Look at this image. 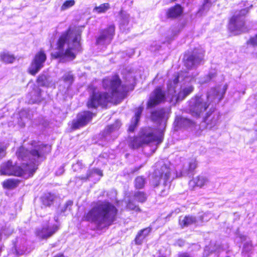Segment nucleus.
<instances>
[{"label": "nucleus", "instance_id": "1", "mask_svg": "<svg viewBox=\"0 0 257 257\" xmlns=\"http://www.w3.org/2000/svg\"><path fill=\"white\" fill-rule=\"evenodd\" d=\"M102 87L106 91H101L96 86L89 85V98L86 102V106L89 109H96L99 106L106 108L109 102L113 104L120 103L127 96V87L123 84L122 80L117 73L111 77H105L102 79Z\"/></svg>", "mask_w": 257, "mask_h": 257}, {"label": "nucleus", "instance_id": "2", "mask_svg": "<svg viewBox=\"0 0 257 257\" xmlns=\"http://www.w3.org/2000/svg\"><path fill=\"white\" fill-rule=\"evenodd\" d=\"M118 210L112 203L107 201H98L89 210L85 213L82 221L94 222L97 230L107 229L117 218Z\"/></svg>", "mask_w": 257, "mask_h": 257}, {"label": "nucleus", "instance_id": "3", "mask_svg": "<svg viewBox=\"0 0 257 257\" xmlns=\"http://www.w3.org/2000/svg\"><path fill=\"white\" fill-rule=\"evenodd\" d=\"M80 33L69 27L59 36L56 43L57 51L51 53V58L62 62L73 60L76 57L74 50L80 47Z\"/></svg>", "mask_w": 257, "mask_h": 257}, {"label": "nucleus", "instance_id": "4", "mask_svg": "<svg viewBox=\"0 0 257 257\" xmlns=\"http://www.w3.org/2000/svg\"><path fill=\"white\" fill-rule=\"evenodd\" d=\"M163 139V132L153 128L149 132H145L138 136L129 137L128 144L131 149L136 150L154 142L159 144L162 142Z\"/></svg>", "mask_w": 257, "mask_h": 257}, {"label": "nucleus", "instance_id": "5", "mask_svg": "<svg viewBox=\"0 0 257 257\" xmlns=\"http://www.w3.org/2000/svg\"><path fill=\"white\" fill-rule=\"evenodd\" d=\"M36 141H32L31 145L34 149L29 151L23 146H20L16 152V156L20 161H31L38 160L40 158H45V151L47 145L41 144L37 145Z\"/></svg>", "mask_w": 257, "mask_h": 257}, {"label": "nucleus", "instance_id": "6", "mask_svg": "<svg viewBox=\"0 0 257 257\" xmlns=\"http://www.w3.org/2000/svg\"><path fill=\"white\" fill-rule=\"evenodd\" d=\"M156 167L152 176V185L154 188L158 187L162 180L164 189L161 190V196H164L165 192L168 191L171 186V182L169 181L171 174L170 168L164 164L157 165Z\"/></svg>", "mask_w": 257, "mask_h": 257}, {"label": "nucleus", "instance_id": "7", "mask_svg": "<svg viewBox=\"0 0 257 257\" xmlns=\"http://www.w3.org/2000/svg\"><path fill=\"white\" fill-rule=\"evenodd\" d=\"M248 13V9L244 8L235 12L229 19L227 26L228 31L233 35L241 34L246 29L245 18Z\"/></svg>", "mask_w": 257, "mask_h": 257}, {"label": "nucleus", "instance_id": "8", "mask_svg": "<svg viewBox=\"0 0 257 257\" xmlns=\"http://www.w3.org/2000/svg\"><path fill=\"white\" fill-rule=\"evenodd\" d=\"M204 51L199 48H194L191 51H186L184 53L183 63L188 69L201 64L204 61Z\"/></svg>", "mask_w": 257, "mask_h": 257}, {"label": "nucleus", "instance_id": "9", "mask_svg": "<svg viewBox=\"0 0 257 257\" xmlns=\"http://www.w3.org/2000/svg\"><path fill=\"white\" fill-rule=\"evenodd\" d=\"M166 91L163 86H157L152 91L146 103L147 108L151 109L166 101Z\"/></svg>", "mask_w": 257, "mask_h": 257}, {"label": "nucleus", "instance_id": "10", "mask_svg": "<svg viewBox=\"0 0 257 257\" xmlns=\"http://www.w3.org/2000/svg\"><path fill=\"white\" fill-rule=\"evenodd\" d=\"M47 59L45 51L40 49L35 55L28 69V73L32 76H35L44 66Z\"/></svg>", "mask_w": 257, "mask_h": 257}, {"label": "nucleus", "instance_id": "11", "mask_svg": "<svg viewBox=\"0 0 257 257\" xmlns=\"http://www.w3.org/2000/svg\"><path fill=\"white\" fill-rule=\"evenodd\" d=\"M95 113L89 110H84L78 113L77 118L72 121L71 128L76 130L86 125L90 122Z\"/></svg>", "mask_w": 257, "mask_h": 257}, {"label": "nucleus", "instance_id": "12", "mask_svg": "<svg viewBox=\"0 0 257 257\" xmlns=\"http://www.w3.org/2000/svg\"><path fill=\"white\" fill-rule=\"evenodd\" d=\"M95 113L89 110H84L78 113L77 118L72 121L71 128L76 130L86 125L90 122Z\"/></svg>", "mask_w": 257, "mask_h": 257}, {"label": "nucleus", "instance_id": "13", "mask_svg": "<svg viewBox=\"0 0 257 257\" xmlns=\"http://www.w3.org/2000/svg\"><path fill=\"white\" fill-rule=\"evenodd\" d=\"M59 229V224H47L36 229L35 234L41 240H47L53 236Z\"/></svg>", "mask_w": 257, "mask_h": 257}, {"label": "nucleus", "instance_id": "14", "mask_svg": "<svg viewBox=\"0 0 257 257\" xmlns=\"http://www.w3.org/2000/svg\"><path fill=\"white\" fill-rule=\"evenodd\" d=\"M20 166L10 159L2 163L0 166V175L19 177Z\"/></svg>", "mask_w": 257, "mask_h": 257}, {"label": "nucleus", "instance_id": "15", "mask_svg": "<svg viewBox=\"0 0 257 257\" xmlns=\"http://www.w3.org/2000/svg\"><path fill=\"white\" fill-rule=\"evenodd\" d=\"M115 34V26L110 25L106 28L101 29L99 32V35L96 38V45H102L106 41H110Z\"/></svg>", "mask_w": 257, "mask_h": 257}, {"label": "nucleus", "instance_id": "16", "mask_svg": "<svg viewBox=\"0 0 257 257\" xmlns=\"http://www.w3.org/2000/svg\"><path fill=\"white\" fill-rule=\"evenodd\" d=\"M206 102H203L199 98H196L194 103L189 105L187 112L193 116L199 117L200 115L208 107Z\"/></svg>", "mask_w": 257, "mask_h": 257}, {"label": "nucleus", "instance_id": "17", "mask_svg": "<svg viewBox=\"0 0 257 257\" xmlns=\"http://www.w3.org/2000/svg\"><path fill=\"white\" fill-rule=\"evenodd\" d=\"M35 161L31 160L30 162L23 163L20 166L19 177H26L28 178L34 175L38 169V165Z\"/></svg>", "mask_w": 257, "mask_h": 257}, {"label": "nucleus", "instance_id": "18", "mask_svg": "<svg viewBox=\"0 0 257 257\" xmlns=\"http://www.w3.org/2000/svg\"><path fill=\"white\" fill-rule=\"evenodd\" d=\"M184 8L179 4H176L168 8L166 12V17L168 19L175 20L183 15Z\"/></svg>", "mask_w": 257, "mask_h": 257}, {"label": "nucleus", "instance_id": "19", "mask_svg": "<svg viewBox=\"0 0 257 257\" xmlns=\"http://www.w3.org/2000/svg\"><path fill=\"white\" fill-rule=\"evenodd\" d=\"M207 179L201 175H198L191 179L188 183L189 187L191 190H194L196 188H202L207 183Z\"/></svg>", "mask_w": 257, "mask_h": 257}, {"label": "nucleus", "instance_id": "20", "mask_svg": "<svg viewBox=\"0 0 257 257\" xmlns=\"http://www.w3.org/2000/svg\"><path fill=\"white\" fill-rule=\"evenodd\" d=\"M215 110L210 109L206 113L204 118V121L207 126L212 128L217 124L219 115L217 114H213Z\"/></svg>", "mask_w": 257, "mask_h": 257}, {"label": "nucleus", "instance_id": "21", "mask_svg": "<svg viewBox=\"0 0 257 257\" xmlns=\"http://www.w3.org/2000/svg\"><path fill=\"white\" fill-rule=\"evenodd\" d=\"M152 230V226H149L139 230L134 239L135 244L137 245H141L143 242L144 239L149 235Z\"/></svg>", "mask_w": 257, "mask_h": 257}, {"label": "nucleus", "instance_id": "22", "mask_svg": "<svg viewBox=\"0 0 257 257\" xmlns=\"http://www.w3.org/2000/svg\"><path fill=\"white\" fill-rule=\"evenodd\" d=\"M21 180L18 179L9 178L4 180L2 183L3 187L7 190H13L16 188L20 183Z\"/></svg>", "mask_w": 257, "mask_h": 257}, {"label": "nucleus", "instance_id": "23", "mask_svg": "<svg viewBox=\"0 0 257 257\" xmlns=\"http://www.w3.org/2000/svg\"><path fill=\"white\" fill-rule=\"evenodd\" d=\"M42 90L38 86L34 85L32 91L30 93L31 98L33 99V103H39L42 101Z\"/></svg>", "mask_w": 257, "mask_h": 257}, {"label": "nucleus", "instance_id": "24", "mask_svg": "<svg viewBox=\"0 0 257 257\" xmlns=\"http://www.w3.org/2000/svg\"><path fill=\"white\" fill-rule=\"evenodd\" d=\"M197 222L196 217L193 215H186L184 218L179 220V224L181 228L187 227L190 225L196 223Z\"/></svg>", "mask_w": 257, "mask_h": 257}, {"label": "nucleus", "instance_id": "25", "mask_svg": "<svg viewBox=\"0 0 257 257\" xmlns=\"http://www.w3.org/2000/svg\"><path fill=\"white\" fill-rule=\"evenodd\" d=\"M16 59L15 56L8 51H4L0 53V61L5 64H12Z\"/></svg>", "mask_w": 257, "mask_h": 257}, {"label": "nucleus", "instance_id": "26", "mask_svg": "<svg viewBox=\"0 0 257 257\" xmlns=\"http://www.w3.org/2000/svg\"><path fill=\"white\" fill-rule=\"evenodd\" d=\"M198 167V161L196 158H192L189 159L186 172L187 174L194 175L195 170Z\"/></svg>", "mask_w": 257, "mask_h": 257}, {"label": "nucleus", "instance_id": "27", "mask_svg": "<svg viewBox=\"0 0 257 257\" xmlns=\"http://www.w3.org/2000/svg\"><path fill=\"white\" fill-rule=\"evenodd\" d=\"M54 197L52 194L48 193L44 194L41 197V201L44 207H50L54 203Z\"/></svg>", "mask_w": 257, "mask_h": 257}, {"label": "nucleus", "instance_id": "28", "mask_svg": "<svg viewBox=\"0 0 257 257\" xmlns=\"http://www.w3.org/2000/svg\"><path fill=\"white\" fill-rule=\"evenodd\" d=\"M194 90V87L193 86H189L185 87L178 92L177 96V100H182L186 97L191 94Z\"/></svg>", "mask_w": 257, "mask_h": 257}, {"label": "nucleus", "instance_id": "29", "mask_svg": "<svg viewBox=\"0 0 257 257\" xmlns=\"http://www.w3.org/2000/svg\"><path fill=\"white\" fill-rule=\"evenodd\" d=\"M125 209L128 211H135L136 212H140L142 211L140 206L131 199H129L126 201Z\"/></svg>", "mask_w": 257, "mask_h": 257}, {"label": "nucleus", "instance_id": "30", "mask_svg": "<svg viewBox=\"0 0 257 257\" xmlns=\"http://www.w3.org/2000/svg\"><path fill=\"white\" fill-rule=\"evenodd\" d=\"M49 76L42 73L38 76L36 78V82L39 86L42 87L48 86L49 84Z\"/></svg>", "mask_w": 257, "mask_h": 257}, {"label": "nucleus", "instance_id": "31", "mask_svg": "<svg viewBox=\"0 0 257 257\" xmlns=\"http://www.w3.org/2000/svg\"><path fill=\"white\" fill-rule=\"evenodd\" d=\"M93 173H96L100 177L103 176L102 171L100 169L97 168H93L91 171H89L86 174L85 176H79L77 177V178L81 181H86L89 180V179L92 176Z\"/></svg>", "mask_w": 257, "mask_h": 257}, {"label": "nucleus", "instance_id": "32", "mask_svg": "<svg viewBox=\"0 0 257 257\" xmlns=\"http://www.w3.org/2000/svg\"><path fill=\"white\" fill-rule=\"evenodd\" d=\"M175 121L178 125L180 126H185L191 124H194L195 122L189 118L182 116H178Z\"/></svg>", "mask_w": 257, "mask_h": 257}, {"label": "nucleus", "instance_id": "33", "mask_svg": "<svg viewBox=\"0 0 257 257\" xmlns=\"http://www.w3.org/2000/svg\"><path fill=\"white\" fill-rule=\"evenodd\" d=\"M146 179L143 176L136 177L134 180V187L136 189H142L145 187Z\"/></svg>", "mask_w": 257, "mask_h": 257}, {"label": "nucleus", "instance_id": "34", "mask_svg": "<svg viewBox=\"0 0 257 257\" xmlns=\"http://www.w3.org/2000/svg\"><path fill=\"white\" fill-rule=\"evenodd\" d=\"M134 197L138 202L143 203L147 201L148 195L145 191H138L134 193Z\"/></svg>", "mask_w": 257, "mask_h": 257}, {"label": "nucleus", "instance_id": "35", "mask_svg": "<svg viewBox=\"0 0 257 257\" xmlns=\"http://www.w3.org/2000/svg\"><path fill=\"white\" fill-rule=\"evenodd\" d=\"M110 8L109 3H103L100 5L99 6L95 7L94 8V11L98 14L104 13Z\"/></svg>", "mask_w": 257, "mask_h": 257}, {"label": "nucleus", "instance_id": "36", "mask_svg": "<svg viewBox=\"0 0 257 257\" xmlns=\"http://www.w3.org/2000/svg\"><path fill=\"white\" fill-rule=\"evenodd\" d=\"M217 73L216 70L212 72H209L207 74L204 76V80L203 83H209L213 81L217 76Z\"/></svg>", "mask_w": 257, "mask_h": 257}, {"label": "nucleus", "instance_id": "37", "mask_svg": "<svg viewBox=\"0 0 257 257\" xmlns=\"http://www.w3.org/2000/svg\"><path fill=\"white\" fill-rule=\"evenodd\" d=\"M164 114V111L163 109L155 110L152 112L151 117L154 120H158L162 118Z\"/></svg>", "mask_w": 257, "mask_h": 257}, {"label": "nucleus", "instance_id": "38", "mask_svg": "<svg viewBox=\"0 0 257 257\" xmlns=\"http://www.w3.org/2000/svg\"><path fill=\"white\" fill-rule=\"evenodd\" d=\"M75 1L74 0H67L64 2L62 5L61 7V10L64 11L66 10L75 5Z\"/></svg>", "mask_w": 257, "mask_h": 257}, {"label": "nucleus", "instance_id": "39", "mask_svg": "<svg viewBox=\"0 0 257 257\" xmlns=\"http://www.w3.org/2000/svg\"><path fill=\"white\" fill-rule=\"evenodd\" d=\"M62 79L65 82H68L70 84H71L74 81V77L70 73L64 74L62 77Z\"/></svg>", "mask_w": 257, "mask_h": 257}, {"label": "nucleus", "instance_id": "40", "mask_svg": "<svg viewBox=\"0 0 257 257\" xmlns=\"http://www.w3.org/2000/svg\"><path fill=\"white\" fill-rule=\"evenodd\" d=\"M7 148V145H4L0 143V160L6 156Z\"/></svg>", "mask_w": 257, "mask_h": 257}, {"label": "nucleus", "instance_id": "41", "mask_svg": "<svg viewBox=\"0 0 257 257\" xmlns=\"http://www.w3.org/2000/svg\"><path fill=\"white\" fill-rule=\"evenodd\" d=\"M143 110V107L142 106H139L137 108V111L135 114V120L137 122H139Z\"/></svg>", "mask_w": 257, "mask_h": 257}, {"label": "nucleus", "instance_id": "42", "mask_svg": "<svg viewBox=\"0 0 257 257\" xmlns=\"http://www.w3.org/2000/svg\"><path fill=\"white\" fill-rule=\"evenodd\" d=\"M247 44H249L252 46H257V34L252 37H251L246 42Z\"/></svg>", "mask_w": 257, "mask_h": 257}, {"label": "nucleus", "instance_id": "43", "mask_svg": "<svg viewBox=\"0 0 257 257\" xmlns=\"http://www.w3.org/2000/svg\"><path fill=\"white\" fill-rule=\"evenodd\" d=\"M138 122H137V121L135 120L134 122L130 125L128 128V131L129 132H134V131L135 130V129L136 128V127L138 124Z\"/></svg>", "mask_w": 257, "mask_h": 257}, {"label": "nucleus", "instance_id": "44", "mask_svg": "<svg viewBox=\"0 0 257 257\" xmlns=\"http://www.w3.org/2000/svg\"><path fill=\"white\" fill-rule=\"evenodd\" d=\"M72 204H73V202L72 201L69 200V201H67L66 202V203L65 204L64 208L61 210V212L63 213V212H65L66 210H67L68 207L71 206Z\"/></svg>", "mask_w": 257, "mask_h": 257}, {"label": "nucleus", "instance_id": "45", "mask_svg": "<svg viewBox=\"0 0 257 257\" xmlns=\"http://www.w3.org/2000/svg\"><path fill=\"white\" fill-rule=\"evenodd\" d=\"M113 131V125H107L105 130V133L106 134H110Z\"/></svg>", "mask_w": 257, "mask_h": 257}, {"label": "nucleus", "instance_id": "46", "mask_svg": "<svg viewBox=\"0 0 257 257\" xmlns=\"http://www.w3.org/2000/svg\"><path fill=\"white\" fill-rule=\"evenodd\" d=\"M178 257H191V255L187 252L180 253L178 254Z\"/></svg>", "mask_w": 257, "mask_h": 257}, {"label": "nucleus", "instance_id": "47", "mask_svg": "<svg viewBox=\"0 0 257 257\" xmlns=\"http://www.w3.org/2000/svg\"><path fill=\"white\" fill-rule=\"evenodd\" d=\"M173 83L175 85H176L178 83L179 81V74H177L175 78L173 79Z\"/></svg>", "mask_w": 257, "mask_h": 257}, {"label": "nucleus", "instance_id": "48", "mask_svg": "<svg viewBox=\"0 0 257 257\" xmlns=\"http://www.w3.org/2000/svg\"><path fill=\"white\" fill-rule=\"evenodd\" d=\"M141 168V166H138V167H135L133 170H132L131 171V173H134L136 172H138L140 169Z\"/></svg>", "mask_w": 257, "mask_h": 257}, {"label": "nucleus", "instance_id": "49", "mask_svg": "<svg viewBox=\"0 0 257 257\" xmlns=\"http://www.w3.org/2000/svg\"><path fill=\"white\" fill-rule=\"evenodd\" d=\"M53 257H65L63 253H59L55 255Z\"/></svg>", "mask_w": 257, "mask_h": 257}, {"label": "nucleus", "instance_id": "50", "mask_svg": "<svg viewBox=\"0 0 257 257\" xmlns=\"http://www.w3.org/2000/svg\"><path fill=\"white\" fill-rule=\"evenodd\" d=\"M119 14L120 15H122L123 14V11L122 10H121L119 12Z\"/></svg>", "mask_w": 257, "mask_h": 257}, {"label": "nucleus", "instance_id": "51", "mask_svg": "<svg viewBox=\"0 0 257 257\" xmlns=\"http://www.w3.org/2000/svg\"><path fill=\"white\" fill-rule=\"evenodd\" d=\"M210 1L211 0H204V3L205 4H208V3H209L210 2Z\"/></svg>", "mask_w": 257, "mask_h": 257}, {"label": "nucleus", "instance_id": "52", "mask_svg": "<svg viewBox=\"0 0 257 257\" xmlns=\"http://www.w3.org/2000/svg\"><path fill=\"white\" fill-rule=\"evenodd\" d=\"M158 257H166V256H164V255H160V256H159Z\"/></svg>", "mask_w": 257, "mask_h": 257}]
</instances>
